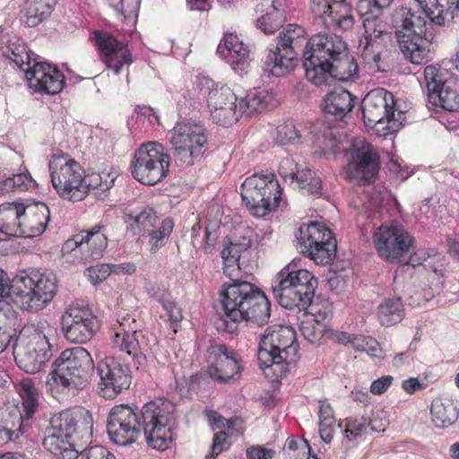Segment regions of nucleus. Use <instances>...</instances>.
Listing matches in <instances>:
<instances>
[{
	"mask_svg": "<svg viewBox=\"0 0 459 459\" xmlns=\"http://www.w3.org/2000/svg\"><path fill=\"white\" fill-rule=\"evenodd\" d=\"M217 54L235 71H244L249 63V51L237 35L226 33L217 48Z\"/></svg>",
	"mask_w": 459,
	"mask_h": 459,
	"instance_id": "c756f323",
	"label": "nucleus"
},
{
	"mask_svg": "<svg viewBox=\"0 0 459 459\" xmlns=\"http://www.w3.org/2000/svg\"><path fill=\"white\" fill-rule=\"evenodd\" d=\"M251 247V240L242 237L238 241H230L224 246L221 251V257L224 263H239L241 254Z\"/></svg>",
	"mask_w": 459,
	"mask_h": 459,
	"instance_id": "3c124183",
	"label": "nucleus"
},
{
	"mask_svg": "<svg viewBox=\"0 0 459 459\" xmlns=\"http://www.w3.org/2000/svg\"><path fill=\"white\" fill-rule=\"evenodd\" d=\"M93 369V359L85 348L66 349L53 362L47 387L54 396L75 394L89 385Z\"/></svg>",
	"mask_w": 459,
	"mask_h": 459,
	"instance_id": "20e7f679",
	"label": "nucleus"
},
{
	"mask_svg": "<svg viewBox=\"0 0 459 459\" xmlns=\"http://www.w3.org/2000/svg\"><path fill=\"white\" fill-rule=\"evenodd\" d=\"M235 281L225 282L221 293L225 330L233 331L228 319L232 323L246 321L258 326L267 324L271 316V303L264 292L247 281Z\"/></svg>",
	"mask_w": 459,
	"mask_h": 459,
	"instance_id": "f03ea898",
	"label": "nucleus"
},
{
	"mask_svg": "<svg viewBox=\"0 0 459 459\" xmlns=\"http://www.w3.org/2000/svg\"><path fill=\"white\" fill-rule=\"evenodd\" d=\"M255 26L265 34L277 31L285 22V8L281 1L260 0L255 7Z\"/></svg>",
	"mask_w": 459,
	"mask_h": 459,
	"instance_id": "c85d7f7f",
	"label": "nucleus"
},
{
	"mask_svg": "<svg viewBox=\"0 0 459 459\" xmlns=\"http://www.w3.org/2000/svg\"><path fill=\"white\" fill-rule=\"evenodd\" d=\"M357 98L346 90H335L329 92L322 103L323 110L336 120H342L351 111Z\"/></svg>",
	"mask_w": 459,
	"mask_h": 459,
	"instance_id": "72a5a7b5",
	"label": "nucleus"
},
{
	"mask_svg": "<svg viewBox=\"0 0 459 459\" xmlns=\"http://www.w3.org/2000/svg\"><path fill=\"white\" fill-rule=\"evenodd\" d=\"M102 226L96 225L91 230H83V244L87 246L90 250L89 255L85 257L92 259H99L102 256L103 252L107 248L108 241L105 234L100 230Z\"/></svg>",
	"mask_w": 459,
	"mask_h": 459,
	"instance_id": "a18cd8bd",
	"label": "nucleus"
},
{
	"mask_svg": "<svg viewBox=\"0 0 459 459\" xmlns=\"http://www.w3.org/2000/svg\"><path fill=\"white\" fill-rule=\"evenodd\" d=\"M50 221V211L44 203L24 205L22 212V238H33L41 235Z\"/></svg>",
	"mask_w": 459,
	"mask_h": 459,
	"instance_id": "7c9ffc66",
	"label": "nucleus"
},
{
	"mask_svg": "<svg viewBox=\"0 0 459 459\" xmlns=\"http://www.w3.org/2000/svg\"><path fill=\"white\" fill-rule=\"evenodd\" d=\"M364 34L359 39L358 49L362 62L370 72H382V57L386 51V23L376 18L363 21Z\"/></svg>",
	"mask_w": 459,
	"mask_h": 459,
	"instance_id": "6ab92c4d",
	"label": "nucleus"
},
{
	"mask_svg": "<svg viewBox=\"0 0 459 459\" xmlns=\"http://www.w3.org/2000/svg\"><path fill=\"white\" fill-rule=\"evenodd\" d=\"M137 419L134 407L126 404L114 406L107 420V431L110 441L118 446L134 443L140 437Z\"/></svg>",
	"mask_w": 459,
	"mask_h": 459,
	"instance_id": "b1692460",
	"label": "nucleus"
},
{
	"mask_svg": "<svg viewBox=\"0 0 459 459\" xmlns=\"http://www.w3.org/2000/svg\"><path fill=\"white\" fill-rule=\"evenodd\" d=\"M73 440L77 446V441L89 443L93 433V419L89 411L77 408L74 409Z\"/></svg>",
	"mask_w": 459,
	"mask_h": 459,
	"instance_id": "79ce46f5",
	"label": "nucleus"
},
{
	"mask_svg": "<svg viewBox=\"0 0 459 459\" xmlns=\"http://www.w3.org/2000/svg\"><path fill=\"white\" fill-rule=\"evenodd\" d=\"M299 344L291 327L274 325L264 330L259 342L257 360L267 377L287 376L298 360Z\"/></svg>",
	"mask_w": 459,
	"mask_h": 459,
	"instance_id": "7ed1b4c3",
	"label": "nucleus"
},
{
	"mask_svg": "<svg viewBox=\"0 0 459 459\" xmlns=\"http://www.w3.org/2000/svg\"><path fill=\"white\" fill-rule=\"evenodd\" d=\"M325 71L324 84H328L332 79L341 82L354 81L359 76V66L353 56L349 53L348 48L344 56H340Z\"/></svg>",
	"mask_w": 459,
	"mask_h": 459,
	"instance_id": "c9c22d12",
	"label": "nucleus"
},
{
	"mask_svg": "<svg viewBox=\"0 0 459 459\" xmlns=\"http://www.w3.org/2000/svg\"><path fill=\"white\" fill-rule=\"evenodd\" d=\"M300 331L306 340L312 344H320L326 331V325L312 319L303 321L300 325Z\"/></svg>",
	"mask_w": 459,
	"mask_h": 459,
	"instance_id": "603ef678",
	"label": "nucleus"
},
{
	"mask_svg": "<svg viewBox=\"0 0 459 459\" xmlns=\"http://www.w3.org/2000/svg\"><path fill=\"white\" fill-rule=\"evenodd\" d=\"M173 228L174 222L172 219L166 218L161 221L158 229L153 230L152 228L150 231L146 232L150 235L149 246L150 252L152 254H156L162 247L165 246Z\"/></svg>",
	"mask_w": 459,
	"mask_h": 459,
	"instance_id": "de8ad7c7",
	"label": "nucleus"
},
{
	"mask_svg": "<svg viewBox=\"0 0 459 459\" xmlns=\"http://www.w3.org/2000/svg\"><path fill=\"white\" fill-rule=\"evenodd\" d=\"M305 30L297 24H289L286 30L280 33L275 40L269 44L268 54L264 61L263 70L269 75L282 77L293 67L294 61L306 46Z\"/></svg>",
	"mask_w": 459,
	"mask_h": 459,
	"instance_id": "9d476101",
	"label": "nucleus"
},
{
	"mask_svg": "<svg viewBox=\"0 0 459 459\" xmlns=\"http://www.w3.org/2000/svg\"><path fill=\"white\" fill-rule=\"evenodd\" d=\"M170 156L161 144L155 142L143 143L132 161V175L144 185H155L164 178L169 169Z\"/></svg>",
	"mask_w": 459,
	"mask_h": 459,
	"instance_id": "2eb2a0df",
	"label": "nucleus"
},
{
	"mask_svg": "<svg viewBox=\"0 0 459 459\" xmlns=\"http://www.w3.org/2000/svg\"><path fill=\"white\" fill-rule=\"evenodd\" d=\"M333 17H326V28L337 27L342 30H348L354 25V18L351 14L350 4L337 5L333 8Z\"/></svg>",
	"mask_w": 459,
	"mask_h": 459,
	"instance_id": "8fccbe9b",
	"label": "nucleus"
},
{
	"mask_svg": "<svg viewBox=\"0 0 459 459\" xmlns=\"http://www.w3.org/2000/svg\"><path fill=\"white\" fill-rule=\"evenodd\" d=\"M25 75L29 86L39 93L57 94L65 84L62 72L49 64L37 60H33L32 65L25 69Z\"/></svg>",
	"mask_w": 459,
	"mask_h": 459,
	"instance_id": "cd10ccee",
	"label": "nucleus"
},
{
	"mask_svg": "<svg viewBox=\"0 0 459 459\" xmlns=\"http://www.w3.org/2000/svg\"><path fill=\"white\" fill-rule=\"evenodd\" d=\"M19 394L21 396V403L18 406L20 421L27 423L39 409V392L30 379H24L20 383Z\"/></svg>",
	"mask_w": 459,
	"mask_h": 459,
	"instance_id": "f704fd0d",
	"label": "nucleus"
},
{
	"mask_svg": "<svg viewBox=\"0 0 459 459\" xmlns=\"http://www.w3.org/2000/svg\"><path fill=\"white\" fill-rule=\"evenodd\" d=\"M310 304L307 307H300L299 310H305L312 320L325 323L332 316V306L328 299L320 300V298L309 299Z\"/></svg>",
	"mask_w": 459,
	"mask_h": 459,
	"instance_id": "09e8293b",
	"label": "nucleus"
},
{
	"mask_svg": "<svg viewBox=\"0 0 459 459\" xmlns=\"http://www.w3.org/2000/svg\"><path fill=\"white\" fill-rule=\"evenodd\" d=\"M317 279L307 270L283 267L272 281V290L277 302L284 308L307 307L314 298Z\"/></svg>",
	"mask_w": 459,
	"mask_h": 459,
	"instance_id": "1a4fd4ad",
	"label": "nucleus"
},
{
	"mask_svg": "<svg viewBox=\"0 0 459 459\" xmlns=\"http://www.w3.org/2000/svg\"><path fill=\"white\" fill-rule=\"evenodd\" d=\"M347 44L333 33L319 32L308 39L303 50L306 78L315 85H324L325 73L340 56H344Z\"/></svg>",
	"mask_w": 459,
	"mask_h": 459,
	"instance_id": "6e6552de",
	"label": "nucleus"
},
{
	"mask_svg": "<svg viewBox=\"0 0 459 459\" xmlns=\"http://www.w3.org/2000/svg\"><path fill=\"white\" fill-rule=\"evenodd\" d=\"M347 156L348 163L343 168L345 179L359 184L362 181L369 182L377 175L379 157L366 141L353 143Z\"/></svg>",
	"mask_w": 459,
	"mask_h": 459,
	"instance_id": "412c9836",
	"label": "nucleus"
},
{
	"mask_svg": "<svg viewBox=\"0 0 459 459\" xmlns=\"http://www.w3.org/2000/svg\"><path fill=\"white\" fill-rule=\"evenodd\" d=\"M109 5L125 17L134 13L138 8V0H108Z\"/></svg>",
	"mask_w": 459,
	"mask_h": 459,
	"instance_id": "e2e57ef3",
	"label": "nucleus"
},
{
	"mask_svg": "<svg viewBox=\"0 0 459 459\" xmlns=\"http://www.w3.org/2000/svg\"><path fill=\"white\" fill-rule=\"evenodd\" d=\"M74 410H65L49 420L42 440L43 446L58 459L76 456V445L73 440Z\"/></svg>",
	"mask_w": 459,
	"mask_h": 459,
	"instance_id": "f3484780",
	"label": "nucleus"
},
{
	"mask_svg": "<svg viewBox=\"0 0 459 459\" xmlns=\"http://www.w3.org/2000/svg\"><path fill=\"white\" fill-rule=\"evenodd\" d=\"M240 195L254 216L263 217L280 206L282 188L274 174H255L242 183Z\"/></svg>",
	"mask_w": 459,
	"mask_h": 459,
	"instance_id": "f8f14e48",
	"label": "nucleus"
},
{
	"mask_svg": "<svg viewBox=\"0 0 459 459\" xmlns=\"http://www.w3.org/2000/svg\"><path fill=\"white\" fill-rule=\"evenodd\" d=\"M91 40L100 52L101 61L115 74H118L125 65L129 66L132 64V55L127 44L117 40L109 32L94 30L91 35Z\"/></svg>",
	"mask_w": 459,
	"mask_h": 459,
	"instance_id": "bb28decb",
	"label": "nucleus"
},
{
	"mask_svg": "<svg viewBox=\"0 0 459 459\" xmlns=\"http://www.w3.org/2000/svg\"><path fill=\"white\" fill-rule=\"evenodd\" d=\"M51 182L58 195L68 201L78 202L85 198V186L82 185L84 170L74 160L55 158L49 162Z\"/></svg>",
	"mask_w": 459,
	"mask_h": 459,
	"instance_id": "dca6fc26",
	"label": "nucleus"
},
{
	"mask_svg": "<svg viewBox=\"0 0 459 459\" xmlns=\"http://www.w3.org/2000/svg\"><path fill=\"white\" fill-rule=\"evenodd\" d=\"M297 248L316 264H329L336 254L332 231L316 221L302 224L296 234Z\"/></svg>",
	"mask_w": 459,
	"mask_h": 459,
	"instance_id": "ddd939ff",
	"label": "nucleus"
},
{
	"mask_svg": "<svg viewBox=\"0 0 459 459\" xmlns=\"http://www.w3.org/2000/svg\"><path fill=\"white\" fill-rule=\"evenodd\" d=\"M56 290V274L47 269L20 271L13 278V301L27 312L44 309L53 300Z\"/></svg>",
	"mask_w": 459,
	"mask_h": 459,
	"instance_id": "39448f33",
	"label": "nucleus"
},
{
	"mask_svg": "<svg viewBox=\"0 0 459 459\" xmlns=\"http://www.w3.org/2000/svg\"><path fill=\"white\" fill-rule=\"evenodd\" d=\"M144 288L146 292L160 304L171 297L169 291L163 285L157 282H146Z\"/></svg>",
	"mask_w": 459,
	"mask_h": 459,
	"instance_id": "69168bd1",
	"label": "nucleus"
},
{
	"mask_svg": "<svg viewBox=\"0 0 459 459\" xmlns=\"http://www.w3.org/2000/svg\"><path fill=\"white\" fill-rule=\"evenodd\" d=\"M428 101L450 112H459V80L446 69L428 65L424 69Z\"/></svg>",
	"mask_w": 459,
	"mask_h": 459,
	"instance_id": "4468645a",
	"label": "nucleus"
},
{
	"mask_svg": "<svg viewBox=\"0 0 459 459\" xmlns=\"http://www.w3.org/2000/svg\"><path fill=\"white\" fill-rule=\"evenodd\" d=\"M207 374L217 383H227L239 375V358L225 344H211L206 351Z\"/></svg>",
	"mask_w": 459,
	"mask_h": 459,
	"instance_id": "a878e982",
	"label": "nucleus"
},
{
	"mask_svg": "<svg viewBox=\"0 0 459 459\" xmlns=\"http://www.w3.org/2000/svg\"><path fill=\"white\" fill-rule=\"evenodd\" d=\"M114 182V178L110 180L103 179V176L99 173H91L85 176H82V185L85 186V196L88 195L89 191L92 189L100 188L102 191H106L109 189Z\"/></svg>",
	"mask_w": 459,
	"mask_h": 459,
	"instance_id": "864d4df0",
	"label": "nucleus"
},
{
	"mask_svg": "<svg viewBox=\"0 0 459 459\" xmlns=\"http://www.w3.org/2000/svg\"><path fill=\"white\" fill-rule=\"evenodd\" d=\"M0 54L13 61L20 69L25 72L27 67L31 66L33 64V58L27 50L25 43L22 39L17 35H11L4 38L1 42Z\"/></svg>",
	"mask_w": 459,
	"mask_h": 459,
	"instance_id": "473e14b6",
	"label": "nucleus"
},
{
	"mask_svg": "<svg viewBox=\"0 0 459 459\" xmlns=\"http://www.w3.org/2000/svg\"><path fill=\"white\" fill-rule=\"evenodd\" d=\"M299 134L292 122H288L277 127L275 141L285 145L293 143L296 139H299Z\"/></svg>",
	"mask_w": 459,
	"mask_h": 459,
	"instance_id": "6e6d98bb",
	"label": "nucleus"
},
{
	"mask_svg": "<svg viewBox=\"0 0 459 459\" xmlns=\"http://www.w3.org/2000/svg\"><path fill=\"white\" fill-rule=\"evenodd\" d=\"M110 273L111 268L108 264H97L89 267L87 270L88 278L93 285H97L106 280L110 275Z\"/></svg>",
	"mask_w": 459,
	"mask_h": 459,
	"instance_id": "680f3d73",
	"label": "nucleus"
},
{
	"mask_svg": "<svg viewBox=\"0 0 459 459\" xmlns=\"http://www.w3.org/2000/svg\"><path fill=\"white\" fill-rule=\"evenodd\" d=\"M128 319L123 318L114 328L113 342L121 351L128 355L135 354L141 349L139 336L142 333L136 330L126 329V323Z\"/></svg>",
	"mask_w": 459,
	"mask_h": 459,
	"instance_id": "a19ab883",
	"label": "nucleus"
},
{
	"mask_svg": "<svg viewBox=\"0 0 459 459\" xmlns=\"http://www.w3.org/2000/svg\"><path fill=\"white\" fill-rule=\"evenodd\" d=\"M170 144L176 165L181 168L192 166L208 149L207 130L201 122L184 120L174 126Z\"/></svg>",
	"mask_w": 459,
	"mask_h": 459,
	"instance_id": "9b49d317",
	"label": "nucleus"
},
{
	"mask_svg": "<svg viewBox=\"0 0 459 459\" xmlns=\"http://www.w3.org/2000/svg\"><path fill=\"white\" fill-rule=\"evenodd\" d=\"M267 94L261 91L248 92L244 98H238L227 86L219 87L214 83L212 88L207 108L212 121L221 126L236 123L244 114L261 112L266 108Z\"/></svg>",
	"mask_w": 459,
	"mask_h": 459,
	"instance_id": "423d86ee",
	"label": "nucleus"
},
{
	"mask_svg": "<svg viewBox=\"0 0 459 459\" xmlns=\"http://www.w3.org/2000/svg\"><path fill=\"white\" fill-rule=\"evenodd\" d=\"M139 432L147 445L156 450L169 448L174 441V406L167 401H151L141 409L134 407Z\"/></svg>",
	"mask_w": 459,
	"mask_h": 459,
	"instance_id": "0eeeda50",
	"label": "nucleus"
},
{
	"mask_svg": "<svg viewBox=\"0 0 459 459\" xmlns=\"http://www.w3.org/2000/svg\"><path fill=\"white\" fill-rule=\"evenodd\" d=\"M298 169V165L291 158L283 159L279 166V174L285 180H290L293 184V176Z\"/></svg>",
	"mask_w": 459,
	"mask_h": 459,
	"instance_id": "338daca9",
	"label": "nucleus"
},
{
	"mask_svg": "<svg viewBox=\"0 0 459 459\" xmlns=\"http://www.w3.org/2000/svg\"><path fill=\"white\" fill-rule=\"evenodd\" d=\"M24 204L5 203L0 205V232L10 238H22V216Z\"/></svg>",
	"mask_w": 459,
	"mask_h": 459,
	"instance_id": "2f4dec72",
	"label": "nucleus"
},
{
	"mask_svg": "<svg viewBox=\"0 0 459 459\" xmlns=\"http://www.w3.org/2000/svg\"><path fill=\"white\" fill-rule=\"evenodd\" d=\"M230 442L229 441V436L225 431H220L214 434L212 444L211 446V453L206 456L207 459H214L222 451L229 449Z\"/></svg>",
	"mask_w": 459,
	"mask_h": 459,
	"instance_id": "4d7b16f0",
	"label": "nucleus"
},
{
	"mask_svg": "<svg viewBox=\"0 0 459 459\" xmlns=\"http://www.w3.org/2000/svg\"><path fill=\"white\" fill-rule=\"evenodd\" d=\"M54 329L47 324H39L33 335L32 342L23 354L15 357L18 366L26 373L39 372L52 357L50 337Z\"/></svg>",
	"mask_w": 459,
	"mask_h": 459,
	"instance_id": "393cba45",
	"label": "nucleus"
},
{
	"mask_svg": "<svg viewBox=\"0 0 459 459\" xmlns=\"http://www.w3.org/2000/svg\"><path fill=\"white\" fill-rule=\"evenodd\" d=\"M385 430L383 424L376 426L373 420H368L365 417H350L345 420V438L349 441L356 440L362 434L379 432Z\"/></svg>",
	"mask_w": 459,
	"mask_h": 459,
	"instance_id": "c03bdc74",
	"label": "nucleus"
},
{
	"mask_svg": "<svg viewBox=\"0 0 459 459\" xmlns=\"http://www.w3.org/2000/svg\"><path fill=\"white\" fill-rule=\"evenodd\" d=\"M10 178L13 181L12 186H14L15 191L31 189L36 184L27 170L25 172L10 175Z\"/></svg>",
	"mask_w": 459,
	"mask_h": 459,
	"instance_id": "0e129e2a",
	"label": "nucleus"
},
{
	"mask_svg": "<svg viewBox=\"0 0 459 459\" xmlns=\"http://www.w3.org/2000/svg\"><path fill=\"white\" fill-rule=\"evenodd\" d=\"M426 14L401 7L393 14V25L399 48L411 63L420 65L434 56L432 24L444 26L459 11V0H434Z\"/></svg>",
	"mask_w": 459,
	"mask_h": 459,
	"instance_id": "f257e3e1",
	"label": "nucleus"
},
{
	"mask_svg": "<svg viewBox=\"0 0 459 459\" xmlns=\"http://www.w3.org/2000/svg\"><path fill=\"white\" fill-rule=\"evenodd\" d=\"M28 429V423H20L19 428L15 430H12L0 425V445H6L11 442H15L21 436L27 433Z\"/></svg>",
	"mask_w": 459,
	"mask_h": 459,
	"instance_id": "bf43d9fd",
	"label": "nucleus"
},
{
	"mask_svg": "<svg viewBox=\"0 0 459 459\" xmlns=\"http://www.w3.org/2000/svg\"><path fill=\"white\" fill-rule=\"evenodd\" d=\"M78 459H117L107 448L102 446H93L78 451Z\"/></svg>",
	"mask_w": 459,
	"mask_h": 459,
	"instance_id": "13d9d810",
	"label": "nucleus"
},
{
	"mask_svg": "<svg viewBox=\"0 0 459 459\" xmlns=\"http://www.w3.org/2000/svg\"><path fill=\"white\" fill-rule=\"evenodd\" d=\"M127 228L134 235L142 236L154 227L157 215L154 210L149 206L135 209L126 215Z\"/></svg>",
	"mask_w": 459,
	"mask_h": 459,
	"instance_id": "ea45409f",
	"label": "nucleus"
},
{
	"mask_svg": "<svg viewBox=\"0 0 459 459\" xmlns=\"http://www.w3.org/2000/svg\"><path fill=\"white\" fill-rule=\"evenodd\" d=\"M333 3L329 0H312L311 11L319 22L326 27V17H333Z\"/></svg>",
	"mask_w": 459,
	"mask_h": 459,
	"instance_id": "5fc2aeb1",
	"label": "nucleus"
},
{
	"mask_svg": "<svg viewBox=\"0 0 459 459\" xmlns=\"http://www.w3.org/2000/svg\"><path fill=\"white\" fill-rule=\"evenodd\" d=\"M65 339L74 343H86L100 329V321L92 311L86 307L71 306L61 320Z\"/></svg>",
	"mask_w": 459,
	"mask_h": 459,
	"instance_id": "4be33fe9",
	"label": "nucleus"
},
{
	"mask_svg": "<svg viewBox=\"0 0 459 459\" xmlns=\"http://www.w3.org/2000/svg\"><path fill=\"white\" fill-rule=\"evenodd\" d=\"M214 86L213 81L204 76H196L183 95L184 104L189 108L201 109L204 103L207 104L212 88Z\"/></svg>",
	"mask_w": 459,
	"mask_h": 459,
	"instance_id": "e433bc0d",
	"label": "nucleus"
},
{
	"mask_svg": "<svg viewBox=\"0 0 459 459\" xmlns=\"http://www.w3.org/2000/svg\"><path fill=\"white\" fill-rule=\"evenodd\" d=\"M414 238L403 228L381 226L373 235L378 255L388 263L403 262L412 252Z\"/></svg>",
	"mask_w": 459,
	"mask_h": 459,
	"instance_id": "aec40b11",
	"label": "nucleus"
},
{
	"mask_svg": "<svg viewBox=\"0 0 459 459\" xmlns=\"http://www.w3.org/2000/svg\"><path fill=\"white\" fill-rule=\"evenodd\" d=\"M394 95L383 88H377L370 91L363 99L362 117L365 125L368 127H375L386 122V126L382 127L385 134L393 132L394 126L400 119L402 112H398V118H395Z\"/></svg>",
	"mask_w": 459,
	"mask_h": 459,
	"instance_id": "a211bd4d",
	"label": "nucleus"
},
{
	"mask_svg": "<svg viewBox=\"0 0 459 459\" xmlns=\"http://www.w3.org/2000/svg\"><path fill=\"white\" fill-rule=\"evenodd\" d=\"M404 316V309L400 298H388L377 307V318L382 325L391 326L399 323Z\"/></svg>",
	"mask_w": 459,
	"mask_h": 459,
	"instance_id": "37998d69",
	"label": "nucleus"
},
{
	"mask_svg": "<svg viewBox=\"0 0 459 459\" xmlns=\"http://www.w3.org/2000/svg\"><path fill=\"white\" fill-rule=\"evenodd\" d=\"M375 4L372 0H359L357 4V9L359 14L363 18V21L366 19L376 18L377 20H381L379 15L374 13Z\"/></svg>",
	"mask_w": 459,
	"mask_h": 459,
	"instance_id": "774afa93",
	"label": "nucleus"
},
{
	"mask_svg": "<svg viewBox=\"0 0 459 459\" xmlns=\"http://www.w3.org/2000/svg\"><path fill=\"white\" fill-rule=\"evenodd\" d=\"M157 119L153 109L150 107L138 108L131 117V121H134L135 124H142L144 128L153 124Z\"/></svg>",
	"mask_w": 459,
	"mask_h": 459,
	"instance_id": "052dcab7",
	"label": "nucleus"
},
{
	"mask_svg": "<svg viewBox=\"0 0 459 459\" xmlns=\"http://www.w3.org/2000/svg\"><path fill=\"white\" fill-rule=\"evenodd\" d=\"M97 372L100 376L99 393L107 399H112L129 388L132 382L129 365L114 357H105L99 361Z\"/></svg>",
	"mask_w": 459,
	"mask_h": 459,
	"instance_id": "5701e85b",
	"label": "nucleus"
},
{
	"mask_svg": "<svg viewBox=\"0 0 459 459\" xmlns=\"http://www.w3.org/2000/svg\"><path fill=\"white\" fill-rule=\"evenodd\" d=\"M430 413L437 428H447L457 421L459 408L452 400L437 398L432 402Z\"/></svg>",
	"mask_w": 459,
	"mask_h": 459,
	"instance_id": "58836bf2",
	"label": "nucleus"
},
{
	"mask_svg": "<svg viewBox=\"0 0 459 459\" xmlns=\"http://www.w3.org/2000/svg\"><path fill=\"white\" fill-rule=\"evenodd\" d=\"M294 187L305 191L308 195H318L322 190V180L311 169H298L293 176Z\"/></svg>",
	"mask_w": 459,
	"mask_h": 459,
	"instance_id": "49530a36",
	"label": "nucleus"
},
{
	"mask_svg": "<svg viewBox=\"0 0 459 459\" xmlns=\"http://www.w3.org/2000/svg\"><path fill=\"white\" fill-rule=\"evenodd\" d=\"M56 4V0H26L22 20L28 27H36L51 15Z\"/></svg>",
	"mask_w": 459,
	"mask_h": 459,
	"instance_id": "4c0bfd02",
	"label": "nucleus"
}]
</instances>
